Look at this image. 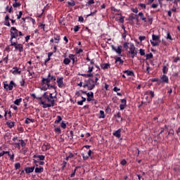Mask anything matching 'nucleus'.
Returning <instances> with one entry per match:
<instances>
[{"label": "nucleus", "mask_w": 180, "mask_h": 180, "mask_svg": "<svg viewBox=\"0 0 180 180\" xmlns=\"http://www.w3.org/2000/svg\"><path fill=\"white\" fill-rule=\"evenodd\" d=\"M44 98L46 99L49 103H46V102L41 101V105H43V108L46 109V108H53L54 105H56V101L54 100L55 98H57V94L53 96V93H51L49 96L46 95V93L44 94Z\"/></svg>", "instance_id": "1"}, {"label": "nucleus", "mask_w": 180, "mask_h": 180, "mask_svg": "<svg viewBox=\"0 0 180 180\" xmlns=\"http://www.w3.org/2000/svg\"><path fill=\"white\" fill-rule=\"evenodd\" d=\"M10 41H13V39H17L18 36H23L22 32L18 30L16 27H11L10 30Z\"/></svg>", "instance_id": "2"}, {"label": "nucleus", "mask_w": 180, "mask_h": 180, "mask_svg": "<svg viewBox=\"0 0 180 180\" xmlns=\"http://www.w3.org/2000/svg\"><path fill=\"white\" fill-rule=\"evenodd\" d=\"M71 60L72 61V64H75V63L78 61V60H77V56L70 53L68 58L63 59V64H65V65H68L70 63H71Z\"/></svg>", "instance_id": "3"}, {"label": "nucleus", "mask_w": 180, "mask_h": 180, "mask_svg": "<svg viewBox=\"0 0 180 180\" xmlns=\"http://www.w3.org/2000/svg\"><path fill=\"white\" fill-rule=\"evenodd\" d=\"M98 81H99V78L98 77H94V80L92 78H89L87 80V84L89 85V91H92L94 88H95L96 85H98L99 83H98Z\"/></svg>", "instance_id": "4"}, {"label": "nucleus", "mask_w": 180, "mask_h": 180, "mask_svg": "<svg viewBox=\"0 0 180 180\" xmlns=\"http://www.w3.org/2000/svg\"><path fill=\"white\" fill-rule=\"evenodd\" d=\"M138 15L140 17L141 20L146 23V25H153V18L150 16L146 17L143 12H139Z\"/></svg>", "instance_id": "5"}, {"label": "nucleus", "mask_w": 180, "mask_h": 180, "mask_svg": "<svg viewBox=\"0 0 180 180\" xmlns=\"http://www.w3.org/2000/svg\"><path fill=\"white\" fill-rule=\"evenodd\" d=\"M10 42H11V46H13V47H15V51H19V53H22L23 44L14 42L13 41H10Z\"/></svg>", "instance_id": "6"}, {"label": "nucleus", "mask_w": 180, "mask_h": 180, "mask_svg": "<svg viewBox=\"0 0 180 180\" xmlns=\"http://www.w3.org/2000/svg\"><path fill=\"white\" fill-rule=\"evenodd\" d=\"M13 86H16V84L13 80H11L9 84H8V82H4V88L6 91H12V89H13Z\"/></svg>", "instance_id": "7"}, {"label": "nucleus", "mask_w": 180, "mask_h": 180, "mask_svg": "<svg viewBox=\"0 0 180 180\" xmlns=\"http://www.w3.org/2000/svg\"><path fill=\"white\" fill-rule=\"evenodd\" d=\"M128 53L131 54V58H134V57L137 56V51L136 50V46H134V44H130Z\"/></svg>", "instance_id": "8"}, {"label": "nucleus", "mask_w": 180, "mask_h": 180, "mask_svg": "<svg viewBox=\"0 0 180 180\" xmlns=\"http://www.w3.org/2000/svg\"><path fill=\"white\" fill-rule=\"evenodd\" d=\"M111 49L113 51H115V53H117V54H118V56L122 57V46L115 47V46L111 45Z\"/></svg>", "instance_id": "9"}, {"label": "nucleus", "mask_w": 180, "mask_h": 180, "mask_svg": "<svg viewBox=\"0 0 180 180\" xmlns=\"http://www.w3.org/2000/svg\"><path fill=\"white\" fill-rule=\"evenodd\" d=\"M56 82L58 84V86L59 88H63L64 86V77H58Z\"/></svg>", "instance_id": "10"}, {"label": "nucleus", "mask_w": 180, "mask_h": 180, "mask_svg": "<svg viewBox=\"0 0 180 180\" xmlns=\"http://www.w3.org/2000/svg\"><path fill=\"white\" fill-rule=\"evenodd\" d=\"M157 40H158V36L153 34L152 40H150V43L152 46H158V43L157 42Z\"/></svg>", "instance_id": "11"}, {"label": "nucleus", "mask_w": 180, "mask_h": 180, "mask_svg": "<svg viewBox=\"0 0 180 180\" xmlns=\"http://www.w3.org/2000/svg\"><path fill=\"white\" fill-rule=\"evenodd\" d=\"M127 101L126 98L121 99V104L120 105V110H124L126 106H127Z\"/></svg>", "instance_id": "12"}, {"label": "nucleus", "mask_w": 180, "mask_h": 180, "mask_svg": "<svg viewBox=\"0 0 180 180\" xmlns=\"http://www.w3.org/2000/svg\"><path fill=\"white\" fill-rule=\"evenodd\" d=\"M51 88H53V89H56L57 86L50 85V83H49V84H46V86H42L41 87V91H47V89H51Z\"/></svg>", "instance_id": "13"}, {"label": "nucleus", "mask_w": 180, "mask_h": 180, "mask_svg": "<svg viewBox=\"0 0 180 180\" xmlns=\"http://www.w3.org/2000/svg\"><path fill=\"white\" fill-rule=\"evenodd\" d=\"M12 74L13 75H20L22 74V71L18 67H13L12 70Z\"/></svg>", "instance_id": "14"}, {"label": "nucleus", "mask_w": 180, "mask_h": 180, "mask_svg": "<svg viewBox=\"0 0 180 180\" xmlns=\"http://www.w3.org/2000/svg\"><path fill=\"white\" fill-rule=\"evenodd\" d=\"M160 82L162 83H165V84H168L169 82V79L168 78V77L165 75H163L161 77H160Z\"/></svg>", "instance_id": "15"}, {"label": "nucleus", "mask_w": 180, "mask_h": 180, "mask_svg": "<svg viewBox=\"0 0 180 180\" xmlns=\"http://www.w3.org/2000/svg\"><path fill=\"white\" fill-rule=\"evenodd\" d=\"M87 99L86 101L88 102H92L94 101V92H90L86 94Z\"/></svg>", "instance_id": "16"}, {"label": "nucleus", "mask_w": 180, "mask_h": 180, "mask_svg": "<svg viewBox=\"0 0 180 180\" xmlns=\"http://www.w3.org/2000/svg\"><path fill=\"white\" fill-rule=\"evenodd\" d=\"M25 171L26 174H32L34 171V166L30 167H25Z\"/></svg>", "instance_id": "17"}, {"label": "nucleus", "mask_w": 180, "mask_h": 180, "mask_svg": "<svg viewBox=\"0 0 180 180\" xmlns=\"http://www.w3.org/2000/svg\"><path fill=\"white\" fill-rule=\"evenodd\" d=\"M124 74H126L128 77H134V72L132 70H124L123 71Z\"/></svg>", "instance_id": "18"}, {"label": "nucleus", "mask_w": 180, "mask_h": 180, "mask_svg": "<svg viewBox=\"0 0 180 180\" xmlns=\"http://www.w3.org/2000/svg\"><path fill=\"white\" fill-rule=\"evenodd\" d=\"M121 133H122V130L119 129L118 130L113 132L112 134L113 136H115V137H117L118 139H120Z\"/></svg>", "instance_id": "19"}, {"label": "nucleus", "mask_w": 180, "mask_h": 180, "mask_svg": "<svg viewBox=\"0 0 180 180\" xmlns=\"http://www.w3.org/2000/svg\"><path fill=\"white\" fill-rule=\"evenodd\" d=\"M123 63H124V61L122 60V58L120 57L115 58V64H118L119 65H120V64H123Z\"/></svg>", "instance_id": "20"}, {"label": "nucleus", "mask_w": 180, "mask_h": 180, "mask_svg": "<svg viewBox=\"0 0 180 180\" xmlns=\"http://www.w3.org/2000/svg\"><path fill=\"white\" fill-rule=\"evenodd\" d=\"M43 171H44V169L43 168V167H36L34 169V172L36 174H41Z\"/></svg>", "instance_id": "21"}, {"label": "nucleus", "mask_w": 180, "mask_h": 180, "mask_svg": "<svg viewBox=\"0 0 180 180\" xmlns=\"http://www.w3.org/2000/svg\"><path fill=\"white\" fill-rule=\"evenodd\" d=\"M101 67L103 70H108V68H110V64L109 63H103L101 65Z\"/></svg>", "instance_id": "22"}, {"label": "nucleus", "mask_w": 180, "mask_h": 180, "mask_svg": "<svg viewBox=\"0 0 180 180\" xmlns=\"http://www.w3.org/2000/svg\"><path fill=\"white\" fill-rule=\"evenodd\" d=\"M42 84H44V85H48L50 84V80L46 77H42V80H41Z\"/></svg>", "instance_id": "23"}, {"label": "nucleus", "mask_w": 180, "mask_h": 180, "mask_svg": "<svg viewBox=\"0 0 180 180\" xmlns=\"http://www.w3.org/2000/svg\"><path fill=\"white\" fill-rule=\"evenodd\" d=\"M2 61L5 63V64H8V62L9 61V55L7 54L5 57H3Z\"/></svg>", "instance_id": "24"}, {"label": "nucleus", "mask_w": 180, "mask_h": 180, "mask_svg": "<svg viewBox=\"0 0 180 180\" xmlns=\"http://www.w3.org/2000/svg\"><path fill=\"white\" fill-rule=\"evenodd\" d=\"M42 148V151H47L49 150V148H50V146L49 144L46 145L44 144L41 147Z\"/></svg>", "instance_id": "25"}, {"label": "nucleus", "mask_w": 180, "mask_h": 180, "mask_svg": "<svg viewBox=\"0 0 180 180\" xmlns=\"http://www.w3.org/2000/svg\"><path fill=\"white\" fill-rule=\"evenodd\" d=\"M34 122H35L34 119L27 118L25 120V123H26V124H29V123H34Z\"/></svg>", "instance_id": "26"}, {"label": "nucleus", "mask_w": 180, "mask_h": 180, "mask_svg": "<svg viewBox=\"0 0 180 180\" xmlns=\"http://www.w3.org/2000/svg\"><path fill=\"white\" fill-rule=\"evenodd\" d=\"M136 20L137 22H139V17H134V14H131L129 15V20Z\"/></svg>", "instance_id": "27"}, {"label": "nucleus", "mask_w": 180, "mask_h": 180, "mask_svg": "<svg viewBox=\"0 0 180 180\" xmlns=\"http://www.w3.org/2000/svg\"><path fill=\"white\" fill-rule=\"evenodd\" d=\"M28 72V77H30V79H32L33 78V75H34V72H32L30 70H27Z\"/></svg>", "instance_id": "28"}, {"label": "nucleus", "mask_w": 180, "mask_h": 180, "mask_svg": "<svg viewBox=\"0 0 180 180\" xmlns=\"http://www.w3.org/2000/svg\"><path fill=\"white\" fill-rule=\"evenodd\" d=\"M39 27H41L44 32H46V25L44 23L39 22L38 25Z\"/></svg>", "instance_id": "29"}, {"label": "nucleus", "mask_w": 180, "mask_h": 180, "mask_svg": "<svg viewBox=\"0 0 180 180\" xmlns=\"http://www.w3.org/2000/svg\"><path fill=\"white\" fill-rule=\"evenodd\" d=\"M6 124H7V126H8V127L10 129H12V127H13L15 126V122H7Z\"/></svg>", "instance_id": "30"}, {"label": "nucleus", "mask_w": 180, "mask_h": 180, "mask_svg": "<svg viewBox=\"0 0 180 180\" xmlns=\"http://www.w3.org/2000/svg\"><path fill=\"white\" fill-rule=\"evenodd\" d=\"M47 78L50 80V82L51 80L56 81V77L51 75L50 73L48 75Z\"/></svg>", "instance_id": "31"}, {"label": "nucleus", "mask_w": 180, "mask_h": 180, "mask_svg": "<svg viewBox=\"0 0 180 180\" xmlns=\"http://www.w3.org/2000/svg\"><path fill=\"white\" fill-rule=\"evenodd\" d=\"M92 72H88V74H82V77H85L86 78H89L92 77Z\"/></svg>", "instance_id": "32"}, {"label": "nucleus", "mask_w": 180, "mask_h": 180, "mask_svg": "<svg viewBox=\"0 0 180 180\" xmlns=\"http://www.w3.org/2000/svg\"><path fill=\"white\" fill-rule=\"evenodd\" d=\"M8 156L10 157V161L13 162L15 160V153H12V154L8 153Z\"/></svg>", "instance_id": "33"}, {"label": "nucleus", "mask_w": 180, "mask_h": 180, "mask_svg": "<svg viewBox=\"0 0 180 180\" xmlns=\"http://www.w3.org/2000/svg\"><path fill=\"white\" fill-rule=\"evenodd\" d=\"M21 102H22V98H18L14 101V103L15 105H17L18 106H19Z\"/></svg>", "instance_id": "34"}, {"label": "nucleus", "mask_w": 180, "mask_h": 180, "mask_svg": "<svg viewBox=\"0 0 180 180\" xmlns=\"http://www.w3.org/2000/svg\"><path fill=\"white\" fill-rule=\"evenodd\" d=\"M62 120H63V118L61 117V116L58 115L57 116V119L55 120V123L58 124Z\"/></svg>", "instance_id": "35"}, {"label": "nucleus", "mask_w": 180, "mask_h": 180, "mask_svg": "<svg viewBox=\"0 0 180 180\" xmlns=\"http://www.w3.org/2000/svg\"><path fill=\"white\" fill-rule=\"evenodd\" d=\"M139 54L141 56H146V50L143 49H141L139 50Z\"/></svg>", "instance_id": "36"}, {"label": "nucleus", "mask_w": 180, "mask_h": 180, "mask_svg": "<svg viewBox=\"0 0 180 180\" xmlns=\"http://www.w3.org/2000/svg\"><path fill=\"white\" fill-rule=\"evenodd\" d=\"M37 158H39L41 161H44V158H46V156L43 155H37Z\"/></svg>", "instance_id": "37"}, {"label": "nucleus", "mask_w": 180, "mask_h": 180, "mask_svg": "<svg viewBox=\"0 0 180 180\" xmlns=\"http://www.w3.org/2000/svg\"><path fill=\"white\" fill-rule=\"evenodd\" d=\"M20 3L19 2H15L14 4H13V8H19L20 6Z\"/></svg>", "instance_id": "38"}, {"label": "nucleus", "mask_w": 180, "mask_h": 180, "mask_svg": "<svg viewBox=\"0 0 180 180\" xmlns=\"http://www.w3.org/2000/svg\"><path fill=\"white\" fill-rule=\"evenodd\" d=\"M68 5H69V6H75V1H68Z\"/></svg>", "instance_id": "39"}, {"label": "nucleus", "mask_w": 180, "mask_h": 180, "mask_svg": "<svg viewBox=\"0 0 180 180\" xmlns=\"http://www.w3.org/2000/svg\"><path fill=\"white\" fill-rule=\"evenodd\" d=\"M23 15V13L22 11H19L18 14H17V19L19 20L20 18H22V15Z\"/></svg>", "instance_id": "40"}, {"label": "nucleus", "mask_w": 180, "mask_h": 180, "mask_svg": "<svg viewBox=\"0 0 180 180\" xmlns=\"http://www.w3.org/2000/svg\"><path fill=\"white\" fill-rule=\"evenodd\" d=\"M146 60H150V58H151L153 57V53H150L146 55Z\"/></svg>", "instance_id": "41"}, {"label": "nucleus", "mask_w": 180, "mask_h": 180, "mask_svg": "<svg viewBox=\"0 0 180 180\" xmlns=\"http://www.w3.org/2000/svg\"><path fill=\"white\" fill-rule=\"evenodd\" d=\"M94 71V65H89V69L87 72H92Z\"/></svg>", "instance_id": "42"}, {"label": "nucleus", "mask_w": 180, "mask_h": 180, "mask_svg": "<svg viewBox=\"0 0 180 180\" xmlns=\"http://www.w3.org/2000/svg\"><path fill=\"white\" fill-rule=\"evenodd\" d=\"M167 39L172 41V37H171V33L169 32H167Z\"/></svg>", "instance_id": "43"}, {"label": "nucleus", "mask_w": 180, "mask_h": 180, "mask_svg": "<svg viewBox=\"0 0 180 180\" xmlns=\"http://www.w3.org/2000/svg\"><path fill=\"white\" fill-rule=\"evenodd\" d=\"M100 117H101V119H105V112L103 110H100Z\"/></svg>", "instance_id": "44"}, {"label": "nucleus", "mask_w": 180, "mask_h": 180, "mask_svg": "<svg viewBox=\"0 0 180 180\" xmlns=\"http://www.w3.org/2000/svg\"><path fill=\"white\" fill-rule=\"evenodd\" d=\"M162 72L164 74H167L168 72V68H167V66L163 67Z\"/></svg>", "instance_id": "45"}, {"label": "nucleus", "mask_w": 180, "mask_h": 180, "mask_svg": "<svg viewBox=\"0 0 180 180\" xmlns=\"http://www.w3.org/2000/svg\"><path fill=\"white\" fill-rule=\"evenodd\" d=\"M54 40H56V43H60V35H56V37H54Z\"/></svg>", "instance_id": "46"}, {"label": "nucleus", "mask_w": 180, "mask_h": 180, "mask_svg": "<svg viewBox=\"0 0 180 180\" xmlns=\"http://www.w3.org/2000/svg\"><path fill=\"white\" fill-rule=\"evenodd\" d=\"M19 141H20V145L22 147H25V146H26V143L25 142V141H23V139L19 140Z\"/></svg>", "instance_id": "47"}, {"label": "nucleus", "mask_w": 180, "mask_h": 180, "mask_svg": "<svg viewBox=\"0 0 180 180\" xmlns=\"http://www.w3.org/2000/svg\"><path fill=\"white\" fill-rule=\"evenodd\" d=\"M82 156L83 157V160H84V161H86V160H87L88 158H89V156L85 155V154H84V153H82Z\"/></svg>", "instance_id": "48"}, {"label": "nucleus", "mask_w": 180, "mask_h": 180, "mask_svg": "<svg viewBox=\"0 0 180 180\" xmlns=\"http://www.w3.org/2000/svg\"><path fill=\"white\" fill-rule=\"evenodd\" d=\"M131 11H132V12H134V13H139V8H131Z\"/></svg>", "instance_id": "49"}, {"label": "nucleus", "mask_w": 180, "mask_h": 180, "mask_svg": "<svg viewBox=\"0 0 180 180\" xmlns=\"http://www.w3.org/2000/svg\"><path fill=\"white\" fill-rule=\"evenodd\" d=\"M15 169H19V168H20V163H19V162L15 163Z\"/></svg>", "instance_id": "50"}, {"label": "nucleus", "mask_w": 180, "mask_h": 180, "mask_svg": "<svg viewBox=\"0 0 180 180\" xmlns=\"http://www.w3.org/2000/svg\"><path fill=\"white\" fill-rule=\"evenodd\" d=\"M55 131H56V133H58V134H61V129L58 127L55 128Z\"/></svg>", "instance_id": "51"}, {"label": "nucleus", "mask_w": 180, "mask_h": 180, "mask_svg": "<svg viewBox=\"0 0 180 180\" xmlns=\"http://www.w3.org/2000/svg\"><path fill=\"white\" fill-rule=\"evenodd\" d=\"M79 25H76L75 27H74V32L75 33H77V32H79Z\"/></svg>", "instance_id": "52"}, {"label": "nucleus", "mask_w": 180, "mask_h": 180, "mask_svg": "<svg viewBox=\"0 0 180 180\" xmlns=\"http://www.w3.org/2000/svg\"><path fill=\"white\" fill-rule=\"evenodd\" d=\"M60 127L62 129H65L67 127V124L65 122H61Z\"/></svg>", "instance_id": "53"}, {"label": "nucleus", "mask_w": 180, "mask_h": 180, "mask_svg": "<svg viewBox=\"0 0 180 180\" xmlns=\"http://www.w3.org/2000/svg\"><path fill=\"white\" fill-rule=\"evenodd\" d=\"M6 9H7L8 11V13H12V6H11L10 8H9V6H6Z\"/></svg>", "instance_id": "54"}, {"label": "nucleus", "mask_w": 180, "mask_h": 180, "mask_svg": "<svg viewBox=\"0 0 180 180\" xmlns=\"http://www.w3.org/2000/svg\"><path fill=\"white\" fill-rule=\"evenodd\" d=\"M127 33V31L124 30V33L122 35V39H124V40L126 39Z\"/></svg>", "instance_id": "55"}, {"label": "nucleus", "mask_w": 180, "mask_h": 180, "mask_svg": "<svg viewBox=\"0 0 180 180\" xmlns=\"http://www.w3.org/2000/svg\"><path fill=\"white\" fill-rule=\"evenodd\" d=\"M139 39L140 41H143L146 40V37L145 36H140L139 37Z\"/></svg>", "instance_id": "56"}, {"label": "nucleus", "mask_w": 180, "mask_h": 180, "mask_svg": "<svg viewBox=\"0 0 180 180\" xmlns=\"http://www.w3.org/2000/svg\"><path fill=\"white\" fill-rule=\"evenodd\" d=\"M93 4H95L94 0H89V1L87 2V5H93Z\"/></svg>", "instance_id": "57"}, {"label": "nucleus", "mask_w": 180, "mask_h": 180, "mask_svg": "<svg viewBox=\"0 0 180 180\" xmlns=\"http://www.w3.org/2000/svg\"><path fill=\"white\" fill-rule=\"evenodd\" d=\"M113 91H114V92H117V91H120V88H118L117 86H115L113 88Z\"/></svg>", "instance_id": "58"}, {"label": "nucleus", "mask_w": 180, "mask_h": 180, "mask_svg": "<svg viewBox=\"0 0 180 180\" xmlns=\"http://www.w3.org/2000/svg\"><path fill=\"white\" fill-rule=\"evenodd\" d=\"M77 105L82 106V105H84V101L82 100L77 101Z\"/></svg>", "instance_id": "59"}, {"label": "nucleus", "mask_w": 180, "mask_h": 180, "mask_svg": "<svg viewBox=\"0 0 180 180\" xmlns=\"http://www.w3.org/2000/svg\"><path fill=\"white\" fill-rule=\"evenodd\" d=\"M5 26H8V27H11V23L9 21H5L4 22Z\"/></svg>", "instance_id": "60"}, {"label": "nucleus", "mask_w": 180, "mask_h": 180, "mask_svg": "<svg viewBox=\"0 0 180 180\" xmlns=\"http://www.w3.org/2000/svg\"><path fill=\"white\" fill-rule=\"evenodd\" d=\"M148 95L150 98H154V91H150Z\"/></svg>", "instance_id": "61"}, {"label": "nucleus", "mask_w": 180, "mask_h": 180, "mask_svg": "<svg viewBox=\"0 0 180 180\" xmlns=\"http://www.w3.org/2000/svg\"><path fill=\"white\" fill-rule=\"evenodd\" d=\"M20 84L21 86H25V79H22Z\"/></svg>", "instance_id": "62"}, {"label": "nucleus", "mask_w": 180, "mask_h": 180, "mask_svg": "<svg viewBox=\"0 0 180 180\" xmlns=\"http://www.w3.org/2000/svg\"><path fill=\"white\" fill-rule=\"evenodd\" d=\"M115 117H117L118 119H120V120H122V116L120 115V112H117V114L115 115Z\"/></svg>", "instance_id": "63"}, {"label": "nucleus", "mask_w": 180, "mask_h": 180, "mask_svg": "<svg viewBox=\"0 0 180 180\" xmlns=\"http://www.w3.org/2000/svg\"><path fill=\"white\" fill-rule=\"evenodd\" d=\"M78 20H79V22H84V17L79 16L78 18Z\"/></svg>", "instance_id": "64"}]
</instances>
